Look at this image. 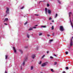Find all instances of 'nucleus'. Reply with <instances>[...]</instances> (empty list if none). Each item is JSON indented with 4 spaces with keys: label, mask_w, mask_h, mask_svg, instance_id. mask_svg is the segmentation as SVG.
<instances>
[{
    "label": "nucleus",
    "mask_w": 73,
    "mask_h": 73,
    "mask_svg": "<svg viewBox=\"0 0 73 73\" xmlns=\"http://www.w3.org/2000/svg\"><path fill=\"white\" fill-rule=\"evenodd\" d=\"M73 15L72 13L71 12H69V16L70 17V25H71L72 28V29H73V23L71 21V19H70V15Z\"/></svg>",
    "instance_id": "obj_1"
},
{
    "label": "nucleus",
    "mask_w": 73,
    "mask_h": 73,
    "mask_svg": "<svg viewBox=\"0 0 73 73\" xmlns=\"http://www.w3.org/2000/svg\"><path fill=\"white\" fill-rule=\"evenodd\" d=\"M27 60V57L25 58V59L23 62V64L21 65V66H24L25 65V61Z\"/></svg>",
    "instance_id": "obj_2"
},
{
    "label": "nucleus",
    "mask_w": 73,
    "mask_h": 73,
    "mask_svg": "<svg viewBox=\"0 0 73 73\" xmlns=\"http://www.w3.org/2000/svg\"><path fill=\"white\" fill-rule=\"evenodd\" d=\"M48 64V63L47 62H44L42 64V66H43V67H44V66H45Z\"/></svg>",
    "instance_id": "obj_3"
},
{
    "label": "nucleus",
    "mask_w": 73,
    "mask_h": 73,
    "mask_svg": "<svg viewBox=\"0 0 73 73\" xmlns=\"http://www.w3.org/2000/svg\"><path fill=\"white\" fill-rule=\"evenodd\" d=\"M70 45V46H72L73 45V41H72V38H71Z\"/></svg>",
    "instance_id": "obj_4"
},
{
    "label": "nucleus",
    "mask_w": 73,
    "mask_h": 73,
    "mask_svg": "<svg viewBox=\"0 0 73 73\" xmlns=\"http://www.w3.org/2000/svg\"><path fill=\"white\" fill-rule=\"evenodd\" d=\"M60 30L61 31H64V29L63 28V26H60Z\"/></svg>",
    "instance_id": "obj_5"
},
{
    "label": "nucleus",
    "mask_w": 73,
    "mask_h": 73,
    "mask_svg": "<svg viewBox=\"0 0 73 73\" xmlns=\"http://www.w3.org/2000/svg\"><path fill=\"white\" fill-rule=\"evenodd\" d=\"M9 8L7 7V10L6 11V13L7 14H9Z\"/></svg>",
    "instance_id": "obj_6"
},
{
    "label": "nucleus",
    "mask_w": 73,
    "mask_h": 73,
    "mask_svg": "<svg viewBox=\"0 0 73 73\" xmlns=\"http://www.w3.org/2000/svg\"><path fill=\"white\" fill-rule=\"evenodd\" d=\"M36 57V55L35 54H33L31 56V58L33 59H35V57Z\"/></svg>",
    "instance_id": "obj_7"
},
{
    "label": "nucleus",
    "mask_w": 73,
    "mask_h": 73,
    "mask_svg": "<svg viewBox=\"0 0 73 73\" xmlns=\"http://www.w3.org/2000/svg\"><path fill=\"white\" fill-rule=\"evenodd\" d=\"M47 11H48V13L49 14H51V10L49 9H48Z\"/></svg>",
    "instance_id": "obj_8"
},
{
    "label": "nucleus",
    "mask_w": 73,
    "mask_h": 73,
    "mask_svg": "<svg viewBox=\"0 0 73 73\" xmlns=\"http://www.w3.org/2000/svg\"><path fill=\"white\" fill-rule=\"evenodd\" d=\"M58 3L60 4H61V1L60 0H57Z\"/></svg>",
    "instance_id": "obj_9"
},
{
    "label": "nucleus",
    "mask_w": 73,
    "mask_h": 73,
    "mask_svg": "<svg viewBox=\"0 0 73 73\" xmlns=\"http://www.w3.org/2000/svg\"><path fill=\"white\" fill-rule=\"evenodd\" d=\"M13 49H14L15 53H16V49H15V47H13Z\"/></svg>",
    "instance_id": "obj_10"
},
{
    "label": "nucleus",
    "mask_w": 73,
    "mask_h": 73,
    "mask_svg": "<svg viewBox=\"0 0 73 73\" xmlns=\"http://www.w3.org/2000/svg\"><path fill=\"white\" fill-rule=\"evenodd\" d=\"M45 13L46 15L47 14V8H45Z\"/></svg>",
    "instance_id": "obj_11"
},
{
    "label": "nucleus",
    "mask_w": 73,
    "mask_h": 73,
    "mask_svg": "<svg viewBox=\"0 0 73 73\" xmlns=\"http://www.w3.org/2000/svg\"><path fill=\"white\" fill-rule=\"evenodd\" d=\"M5 21H8V19L7 18H6L5 19Z\"/></svg>",
    "instance_id": "obj_12"
},
{
    "label": "nucleus",
    "mask_w": 73,
    "mask_h": 73,
    "mask_svg": "<svg viewBox=\"0 0 73 73\" xmlns=\"http://www.w3.org/2000/svg\"><path fill=\"white\" fill-rule=\"evenodd\" d=\"M33 66H31V70H33Z\"/></svg>",
    "instance_id": "obj_13"
},
{
    "label": "nucleus",
    "mask_w": 73,
    "mask_h": 73,
    "mask_svg": "<svg viewBox=\"0 0 73 73\" xmlns=\"http://www.w3.org/2000/svg\"><path fill=\"white\" fill-rule=\"evenodd\" d=\"M8 56L6 55L5 56V59L6 60H7V58H8Z\"/></svg>",
    "instance_id": "obj_14"
},
{
    "label": "nucleus",
    "mask_w": 73,
    "mask_h": 73,
    "mask_svg": "<svg viewBox=\"0 0 73 73\" xmlns=\"http://www.w3.org/2000/svg\"><path fill=\"white\" fill-rule=\"evenodd\" d=\"M41 27H42V28H46V26H41Z\"/></svg>",
    "instance_id": "obj_15"
},
{
    "label": "nucleus",
    "mask_w": 73,
    "mask_h": 73,
    "mask_svg": "<svg viewBox=\"0 0 73 73\" xmlns=\"http://www.w3.org/2000/svg\"><path fill=\"white\" fill-rule=\"evenodd\" d=\"M19 51L21 52V53H23V51L21 50H19Z\"/></svg>",
    "instance_id": "obj_16"
},
{
    "label": "nucleus",
    "mask_w": 73,
    "mask_h": 73,
    "mask_svg": "<svg viewBox=\"0 0 73 73\" xmlns=\"http://www.w3.org/2000/svg\"><path fill=\"white\" fill-rule=\"evenodd\" d=\"M29 34H27V37L28 38H29Z\"/></svg>",
    "instance_id": "obj_17"
},
{
    "label": "nucleus",
    "mask_w": 73,
    "mask_h": 73,
    "mask_svg": "<svg viewBox=\"0 0 73 73\" xmlns=\"http://www.w3.org/2000/svg\"><path fill=\"white\" fill-rule=\"evenodd\" d=\"M51 29L52 30H53L54 29V27L53 26H52L51 27Z\"/></svg>",
    "instance_id": "obj_18"
},
{
    "label": "nucleus",
    "mask_w": 73,
    "mask_h": 73,
    "mask_svg": "<svg viewBox=\"0 0 73 73\" xmlns=\"http://www.w3.org/2000/svg\"><path fill=\"white\" fill-rule=\"evenodd\" d=\"M57 17V14H56V15L55 16V18H56Z\"/></svg>",
    "instance_id": "obj_19"
},
{
    "label": "nucleus",
    "mask_w": 73,
    "mask_h": 73,
    "mask_svg": "<svg viewBox=\"0 0 73 73\" xmlns=\"http://www.w3.org/2000/svg\"><path fill=\"white\" fill-rule=\"evenodd\" d=\"M42 33H39V36H42Z\"/></svg>",
    "instance_id": "obj_20"
},
{
    "label": "nucleus",
    "mask_w": 73,
    "mask_h": 73,
    "mask_svg": "<svg viewBox=\"0 0 73 73\" xmlns=\"http://www.w3.org/2000/svg\"><path fill=\"white\" fill-rule=\"evenodd\" d=\"M51 71L52 72H54V71L53 70V69H51Z\"/></svg>",
    "instance_id": "obj_21"
},
{
    "label": "nucleus",
    "mask_w": 73,
    "mask_h": 73,
    "mask_svg": "<svg viewBox=\"0 0 73 73\" xmlns=\"http://www.w3.org/2000/svg\"><path fill=\"white\" fill-rule=\"evenodd\" d=\"M32 29H33L32 28H31L29 29V31H31V30H32Z\"/></svg>",
    "instance_id": "obj_22"
},
{
    "label": "nucleus",
    "mask_w": 73,
    "mask_h": 73,
    "mask_svg": "<svg viewBox=\"0 0 73 73\" xmlns=\"http://www.w3.org/2000/svg\"><path fill=\"white\" fill-rule=\"evenodd\" d=\"M45 57V55H43L42 57V58H43Z\"/></svg>",
    "instance_id": "obj_23"
},
{
    "label": "nucleus",
    "mask_w": 73,
    "mask_h": 73,
    "mask_svg": "<svg viewBox=\"0 0 73 73\" xmlns=\"http://www.w3.org/2000/svg\"><path fill=\"white\" fill-rule=\"evenodd\" d=\"M56 64H57V62H54V65H56Z\"/></svg>",
    "instance_id": "obj_24"
},
{
    "label": "nucleus",
    "mask_w": 73,
    "mask_h": 73,
    "mask_svg": "<svg viewBox=\"0 0 73 73\" xmlns=\"http://www.w3.org/2000/svg\"><path fill=\"white\" fill-rule=\"evenodd\" d=\"M38 64H41V61H40L38 63Z\"/></svg>",
    "instance_id": "obj_25"
},
{
    "label": "nucleus",
    "mask_w": 73,
    "mask_h": 73,
    "mask_svg": "<svg viewBox=\"0 0 73 73\" xmlns=\"http://www.w3.org/2000/svg\"><path fill=\"white\" fill-rule=\"evenodd\" d=\"M51 19H52V18H51V17H50L49 18V20H51Z\"/></svg>",
    "instance_id": "obj_26"
},
{
    "label": "nucleus",
    "mask_w": 73,
    "mask_h": 73,
    "mask_svg": "<svg viewBox=\"0 0 73 73\" xmlns=\"http://www.w3.org/2000/svg\"><path fill=\"white\" fill-rule=\"evenodd\" d=\"M66 54H68V52H66Z\"/></svg>",
    "instance_id": "obj_27"
},
{
    "label": "nucleus",
    "mask_w": 73,
    "mask_h": 73,
    "mask_svg": "<svg viewBox=\"0 0 73 73\" xmlns=\"http://www.w3.org/2000/svg\"><path fill=\"white\" fill-rule=\"evenodd\" d=\"M32 28L34 29H36V27H33Z\"/></svg>",
    "instance_id": "obj_28"
},
{
    "label": "nucleus",
    "mask_w": 73,
    "mask_h": 73,
    "mask_svg": "<svg viewBox=\"0 0 73 73\" xmlns=\"http://www.w3.org/2000/svg\"><path fill=\"white\" fill-rule=\"evenodd\" d=\"M50 58H51V59L53 58V57H52V56H50Z\"/></svg>",
    "instance_id": "obj_29"
},
{
    "label": "nucleus",
    "mask_w": 73,
    "mask_h": 73,
    "mask_svg": "<svg viewBox=\"0 0 73 73\" xmlns=\"http://www.w3.org/2000/svg\"><path fill=\"white\" fill-rule=\"evenodd\" d=\"M27 24V22H26L25 23L24 25H26V24Z\"/></svg>",
    "instance_id": "obj_30"
},
{
    "label": "nucleus",
    "mask_w": 73,
    "mask_h": 73,
    "mask_svg": "<svg viewBox=\"0 0 73 73\" xmlns=\"http://www.w3.org/2000/svg\"><path fill=\"white\" fill-rule=\"evenodd\" d=\"M47 7H49V4H47Z\"/></svg>",
    "instance_id": "obj_31"
},
{
    "label": "nucleus",
    "mask_w": 73,
    "mask_h": 73,
    "mask_svg": "<svg viewBox=\"0 0 73 73\" xmlns=\"http://www.w3.org/2000/svg\"><path fill=\"white\" fill-rule=\"evenodd\" d=\"M50 42H51V41H53V40L52 39L51 40H50Z\"/></svg>",
    "instance_id": "obj_32"
},
{
    "label": "nucleus",
    "mask_w": 73,
    "mask_h": 73,
    "mask_svg": "<svg viewBox=\"0 0 73 73\" xmlns=\"http://www.w3.org/2000/svg\"><path fill=\"white\" fill-rule=\"evenodd\" d=\"M23 8H24V7H22L21 8V9H23Z\"/></svg>",
    "instance_id": "obj_33"
},
{
    "label": "nucleus",
    "mask_w": 73,
    "mask_h": 73,
    "mask_svg": "<svg viewBox=\"0 0 73 73\" xmlns=\"http://www.w3.org/2000/svg\"><path fill=\"white\" fill-rule=\"evenodd\" d=\"M66 69H67V70L68 69V67H66Z\"/></svg>",
    "instance_id": "obj_34"
},
{
    "label": "nucleus",
    "mask_w": 73,
    "mask_h": 73,
    "mask_svg": "<svg viewBox=\"0 0 73 73\" xmlns=\"http://www.w3.org/2000/svg\"><path fill=\"white\" fill-rule=\"evenodd\" d=\"M4 24L6 25H8V24H7V23H4Z\"/></svg>",
    "instance_id": "obj_35"
},
{
    "label": "nucleus",
    "mask_w": 73,
    "mask_h": 73,
    "mask_svg": "<svg viewBox=\"0 0 73 73\" xmlns=\"http://www.w3.org/2000/svg\"><path fill=\"white\" fill-rule=\"evenodd\" d=\"M35 16H39L37 14H35Z\"/></svg>",
    "instance_id": "obj_36"
},
{
    "label": "nucleus",
    "mask_w": 73,
    "mask_h": 73,
    "mask_svg": "<svg viewBox=\"0 0 73 73\" xmlns=\"http://www.w3.org/2000/svg\"><path fill=\"white\" fill-rule=\"evenodd\" d=\"M52 22L53 23H54V20H52Z\"/></svg>",
    "instance_id": "obj_37"
},
{
    "label": "nucleus",
    "mask_w": 73,
    "mask_h": 73,
    "mask_svg": "<svg viewBox=\"0 0 73 73\" xmlns=\"http://www.w3.org/2000/svg\"><path fill=\"white\" fill-rule=\"evenodd\" d=\"M22 66H21V70H22Z\"/></svg>",
    "instance_id": "obj_38"
},
{
    "label": "nucleus",
    "mask_w": 73,
    "mask_h": 73,
    "mask_svg": "<svg viewBox=\"0 0 73 73\" xmlns=\"http://www.w3.org/2000/svg\"><path fill=\"white\" fill-rule=\"evenodd\" d=\"M62 73H65V71H63Z\"/></svg>",
    "instance_id": "obj_39"
},
{
    "label": "nucleus",
    "mask_w": 73,
    "mask_h": 73,
    "mask_svg": "<svg viewBox=\"0 0 73 73\" xmlns=\"http://www.w3.org/2000/svg\"><path fill=\"white\" fill-rule=\"evenodd\" d=\"M37 26H38V25H35V27H37Z\"/></svg>",
    "instance_id": "obj_40"
},
{
    "label": "nucleus",
    "mask_w": 73,
    "mask_h": 73,
    "mask_svg": "<svg viewBox=\"0 0 73 73\" xmlns=\"http://www.w3.org/2000/svg\"><path fill=\"white\" fill-rule=\"evenodd\" d=\"M47 36H48V37H49V36H50V35H48Z\"/></svg>",
    "instance_id": "obj_41"
},
{
    "label": "nucleus",
    "mask_w": 73,
    "mask_h": 73,
    "mask_svg": "<svg viewBox=\"0 0 73 73\" xmlns=\"http://www.w3.org/2000/svg\"><path fill=\"white\" fill-rule=\"evenodd\" d=\"M49 53V51H47V53Z\"/></svg>",
    "instance_id": "obj_42"
},
{
    "label": "nucleus",
    "mask_w": 73,
    "mask_h": 73,
    "mask_svg": "<svg viewBox=\"0 0 73 73\" xmlns=\"http://www.w3.org/2000/svg\"><path fill=\"white\" fill-rule=\"evenodd\" d=\"M52 36H54V33H53V34H52Z\"/></svg>",
    "instance_id": "obj_43"
},
{
    "label": "nucleus",
    "mask_w": 73,
    "mask_h": 73,
    "mask_svg": "<svg viewBox=\"0 0 73 73\" xmlns=\"http://www.w3.org/2000/svg\"><path fill=\"white\" fill-rule=\"evenodd\" d=\"M54 56H56V54H54Z\"/></svg>",
    "instance_id": "obj_44"
},
{
    "label": "nucleus",
    "mask_w": 73,
    "mask_h": 73,
    "mask_svg": "<svg viewBox=\"0 0 73 73\" xmlns=\"http://www.w3.org/2000/svg\"><path fill=\"white\" fill-rule=\"evenodd\" d=\"M52 24V23H50V25Z\"/></svg>",
    "instance_id": "obj_45"
},
{
    "label": "nucleus",
    "mask_w": 73,
    "mask_h": 73,
    "mask_svg": "<svg viewBox=\"0 0 73 73\" xmlns=\"http://www.w3.org/2000/svg\"><path fill=\"white\" fill-rule=\"evenodd\" d=\"M7 16V14H6V15H5V16Z\"/></svg>",
    "instance_id": "obj_46"
},
{
    "label": "nucleus",
    "mask_w": 73,
    "mask_h": 73,
    "mask_svg": "<svg viewBox=\"0 0 73 73\" xmlns=\"http://www.w3.org/2000/svg\"><path fill=\"white\" fill-rule=\"evenodd\" d=\"M72 38L73 39V37H72Z\"/></svg>",
    "instance_id": "obj_47"
},
{
    "label": "nucleus",
    "mask_w": 73,
    "mask_h": 73,
    "mask_svg": "<svg viewBox=\"0 0 73 73\" xmlns=\"http://www.w3.org/2000/svg\"><path fill=\"white\" fill-rule=\"evenodd\" d=\"M40 2H41V1H40Z\"/></svg>",
    "instance_id": "obj_48"
},
{
    "label": "nucleus",
    "mask_w": 73,
    "mask_h": 73,
    "mask_svg": "<svg viewBox=\"0 0 73 73\" xmlns=\"http://www.w3.org/2000/svg\"><path fill=\"white\" fill-rule=\"evenodd\" d=\"M32 35H33V34H32Z\"/></svg>",
    "instance_id": "obj_49"
}]
</instances>
